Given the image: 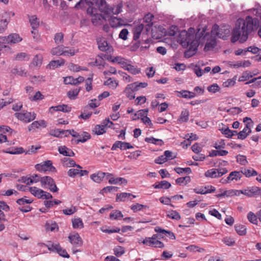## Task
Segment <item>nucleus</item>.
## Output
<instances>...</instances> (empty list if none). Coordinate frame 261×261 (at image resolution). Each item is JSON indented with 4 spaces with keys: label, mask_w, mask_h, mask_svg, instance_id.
Wrapping results in <instances>:
<instances>
[{
    "label": "nucleus",
    "mask_w": 261,
    "mask_h": 261,
    "mask_svg": "<svg viewBox=\"0 0 261 261\" xmlns=\"http://www.w3.org/2000/svg\"><path fill=\"white\" fill-rule=\"evenodd\" d=\"M97 9L93 7H89L87 10V13L91 16V21L93 25L97 26L101 25L105 16L97 13Z\"/></svg>",
    "instance_id": "5"
},
{
    "label": "nucleus",
    "mask_w": 261,
    "mask_h": 261,
    "mask_svg": "<svg viewBox=\"0 0 261 261\" xmlns=\"http://www.w3.org/2000/svg\"><path fill=\"white\" fill-rule=\"evenodd\" d=\"M41 187L43 188H47L51 192L56 193L59 191L55 180L50 176H43L41 180Z\"/></svg>",
    "instance_id": "6"
},
{
    "label": "nucleus",
    "mask_w": 261,
    "mask_h": 261,
    "mask_svg": "<svg viewBox=\"0 0 261 261\" xmlns=\"http://www.w3.org/2000/svg\"><path fill=\"white\" fill-rule=\"evenodd\" d=\"M252 75L249 71L244 72L242 75L239 77V81L240 82H244L249 80Z\"/></svg>",
    "instance_id": "64"
},
{
    "label": "nucleus",
    "mask_w": 261,
    "mask_h": 261,
    "mask_svg": "<svg viewBox=\"0 0 261 261\" xmlns=\"http://www.w3.org/2000/svg\"><path fill=\"white\" fill-rule=\"evenodd\" d=\"M222 242L227 246H232L235 244V240L230 237H225L223 238Z\"/></svg>",
    "instance_id": "56"
},
{
    "label": "nucleus",
    "mask_w": 261,
    "mask_h": 261,
    "mask_svg": "<svg viewBox=\"0 0 261 261\" xmlns=\"http://www.w3.org/2000/svg\"><path fill=\"white\" fill-rule=\"evenodd\" d=\"M110 23L112 28H117L124 25V21L121 18L114 17L111 19Z\"/></svg>",
    "instance_id": "30"
},
{
    "label": "nucleus",
    "mask_w": 261,
    "mask_h": 261,
    "mask_svg": "<svg viewBox=\"0 0 261 261\" xmlns=\"http://www.w3.org/2000/svg\"><path fill=\"white\" fill-rule=\"evenodd\" d=\"M80 91V89L77 88L70 90L68 92L67 95L70 99H74L79 94Z\"/></svg>",
    "instance_id": "59"
},
{
    "label": "nucleus",
    "mask_w": 261,
    "mask_h": 261,
    "mask_svg": "<svg viewBox=\"0 0 261 261\" xmlns=\"http://www.w3.org/2000/svg\"><path fill=\"white\" fill-rule=\"evenodd\" d=\"M154 231L156 232L159 233L165 234V235H166L167 237H168L170 239H171L172 240L175 239V236L172 232H171L170 231L166 230L162 228L161 227H160L159 226L155 227V228H154Z\"/></svg>",
    "instance_id": "31"
},
{
    "label": "nucleus",
    "mask_w": 261,
    "mask_h": 261,
    "mask_svg": "<svg viewBox=\"0 0 261 261\" xmlns=\"http://www.w3.org/2000/svg\"><path fill=\"white\" fill-rule=\"evenodd\" d=\"M63 49H64L63 45H58L57 47L53 48L50 50V53L53 56L63 55Z\"/></svg>",
    "instance_id": "43"
},
{
    "label": "nucleus",
    "mask_w": 261,
    "mask_h": 261,
    "mask_svg": "<svg viewBox=\"0 0 261 261\" xmlns=\"http://www.w3.org/2000/svg\"><path fill=\"white\" fill-rule=\"evenodd\" d=\"M123 217L122 213L119 211H113L110 215V218L112 220H116L121 218Z\"/></svg>",
    "instance_id": "54"
},
{
    "label": "nucleus",
    "mask_w": 261,
    "mask_h": 261,
    "mask_svg": "<svg viewBox=\"0 0 261 261\" xmlns=\"http://www.w3.org/2000/svg\"><path fill=\"white\" fill-rule=\"evenodd\" d=\"M105 174L103 172L98 171L90 175L91 179L96 183H100L103 179Z\"/></svg>",
    "instance_id": "28"
},
{
    "label": "nucleus",
    "mask_w": 261,
    "mask_h": 261,
    "mask_svg": "<svg viewBox=\"0 0 261 261\" xmlns=\"http://www.w3.org/2000/svg\"><path fill=\"white\" fill-rule=\"evenodd\" d=\"M61 163L64 167L66 168H69L71 167H76L77 168L79 169H82V167H81L79 165L76 164L75 161L72 160V159H70L69 158H64L61 160Z\"/></svg>",
    "instance_id": "23"
},
{
    "label": "nucleus",
    "mask_w": 261,
    "mask_h": 261,
    "mask_svg": "<svg viewBox=\"0 0 261 261\" xmlns=\"http://www.w3.org/2000/svg\"><path fill=\"white\" fill-rule=\"evenodd\" d=\"M133 148L134 146L129 143L117 141L113 145L111 150H115L117 148H120L121 150H126L127 149H132Z\"/></svg>",
    "instance_id": "20"
},
{
    "label": "nucleus",
    "mask_w": 261,
    "mask_h": 261,
    "mask_svg": "<svg viewBox=\"0 0 261 261\" xmlns=\"http://www.w3.org/2000/svg\"><path fill=\"white\" fill-rule=\"evenodd\" d=\"M148 84L146 82H134L132 84H128L127 86L130 88V90L134 92L139 91L141 88H145Z\"/></svg>",
    "instance_id": "24"
},
{
    "label": "nucleus",
    "mask_w": 261,
    "mask_h": 261,
    "mask_svg": "<svg viewBox=\"0 0 261 261\" xmlns=\"http://www.w3.org/2000/svg\"><path fill=\"white\" fill-rule=\"evenodd\" d=\"M149 207L146 205L141 204L138 203H135L134 204L130 206V209L134 213H136L139 211H141L143 209H148Z\"/></svg>",
    "instance_id": "44"
},
{
    "label": "nucleus",
    "mask_w": 261,
    "mask_h": 261,
    "mask_svg": "<svg viewBox=\"0 0 261 261\" xmlns=\"http://www.w3.org/2000/svg\"><path fill=\"white\" fill-rule=\"evenodd\" d=\"M14 116L18 120L25 123H29L33 121L36 117V114L35 113L32 114L28 112L16 113Z\"/></svg>",
    "instance_id": "11"
},
{
    "label": "nucleus",
    "mask_w": 261,
    "mask_h": 261,
    "mask_svg": "<svg viewBox=\"0 0 261 261\" xmlns=\"http://www.w3.org/2000/svg\"><path fill=\"white\" fill-rule=\"evenodd\" d=\"M243 190V194L248 197H256L261 193V189L256 186L248 187Z\"/></svg>",
    "instance_id": "14"
},
{
    "label": "nucleus",
    "mask_w": 261,
    "mask_h": 261,
    "mask_svg": "<svg viewBox=\"0 0 261 261\" xmlns=\"http://www.w3.org/2000/svg\"><path fill=\"white\" fill-rule=\"evenodd\" d=\"M242 177V173L240 171H234L231 172L227 178H222L220 180V182L223 184H226L230 182L233 180L238 181Z\"/></svg>",
    "instance_id": "12"
},
{
    "label": "nucleus",
    "mask_w": 261,
    "mask_h": 261,
    "mask_svg": "<svg viewBox=\"0 0 261 261\" xmlns=\"http://www.w3.org/2000/svg\"><path fill=\"white\" fill-rule=\"evenodd\" d=\"M94 2H95L99 10L107 16L117 15L121 12L122 3H119L116 5L110 6L107 4L106 0H95Z\"/></svg>",
    "instance_id": "3"
},
{
    "label": "nucleus",
    "mask_w": 261,
    "mask_h": 261,
    "mask_svg": "<svg viewBox=\"0 0 261 261\" xmlns=\"http://www.w3.org/2000/svg\"><path fill=\"white\" fill-rule=\"evenodd\" d=\"M72 224L74 229H81L84 227V223L80 218L72 219Z\"/></svg>",
    "instance_id": "38"
},
{
    "label": "nucleus",
    "mask_w": 261,
    "mask_h": 261,
    "mask_svg": "<svg viewBox=\"0 0 261 261\" xmlns=\"http://www.w3.org/2000/svg\"><path fill=\"white\" fill-rule=\"evenodd\" d=\"M124 69L127 70L133 74H137L141 72L140 69L137 68L134 66L132 65L130 63H128L127 65L126 66Z\"/></svg>",
    "instance_id": "50"
},
{
    "label": "nucleus",
    "mask_w": 261,
    "mask_h": 261,
    "mask_svg": "<svg viewBox=\"0 0 261 261\" xmlns=\"http://www.w3.org/2000/svg\"><path fill=\"white\" fill-rule=\"evenodd\" d=\"M45 228L46 231H53L56 229L58 230V226L55 222H47L45 225Z\"/></svg>",
    "instance_id": "51"
},
{
    "label": "nucleus",
    "mask_w": 261,
    "mask_h": 261,
    "mask_svg": "<svg viewBox=\"0 0 261 261\" xmlns=\"http://www.w3.org/2000/svg\"><path fill=\"white\" fill-rule=\"evenodd\" d=\"M189 111L187 109H184L179 116L178 120L180 122H186L189 118Z\"/></svg>",
    "instance_id": "37"
},
{
    "label": "nucleus",
    "mask_w": 261,
    "mask_h": 261,
    "mask_svg": "<svg viewBox=\"0 0 261 261\" xmlns=\"http://www.w3.org/2000/svg\"><path fill=\"white\" fill-rule=\"evenodd\" d=\"M191 177L189 176L179 177L175 180L176 184L179 186H185L190 182Z\"/></svg>",
    "instance_id": "39"
},
{
    "label": "nucleus",
    "mask_w": 261,
    "mask_h": 261,
    "mask_svg": "<svg viewBox=\"0 0 261 261\" xmlns=\"http://www.w3.org/2000/svg\"><path fill=\"white\" fill-rule=\"evenodd\" d=\"M132 196L133 198H136V196L130 193H121L117 195L116 200L120 201H124L126 200V198Z\"/></svg>",
    "instance_id": "49"
},
{
    "label": "nucleus",
    "mask_w": 261,
    "mask_h": 261,
    "mask_svg": "<svg viewBox=\"0 0 261 261\" xmlns=\"http://www.w3.org/2000/svg\"><path fill=\"white\" fill-rule=\"evenodd\" d=\"M30 192L34 196L38 199L42 198L43 193L44 191L36 187H32L29 188Z\"/></svg>",
    "instance_id": "29"
},
{
    "label": "nucleus",
    "mask_w": 261,
    "mask_h": 261,
    "mask_svg": "<svg viewBox=\"0 0 261 261\" xmlns=\"http://www.w3.org/2000/svg\"><path fill=\"white\" fill-rule=\"evenodd\" d=\"M198 34H195L194 28H190L188 31H182L178 36V41L184 47H189V49L185 52V56L190 57L194 55L198 46Z\"/></svg>",
    "instance_id": "2"
},
{
    "label": "nucleus",
    "mask_w": 261,
    "mask_h": 261,
    "mask_svg": "<svg viewBox=\"0 0 261 261\" xmlns=\"http://www.w3.org/2000/svg\"><path fill=\"white\" fill-rule=\"evenodd\" d=\"M244 122H246L245 127L244 129L240 131L238 134V138L241 140H244L251 133V127L252 126L253 122L252 120L248 117H245L244 118Z\"/></svg>",
    "instance_id": "9"
},
{
    "label": "nucleus",
    "mask_w": 261,
    "mask_h": 261,
    "mask_svg": "<svg viewBox=\"0 0 261 261\" xmlns=\"http://www.w3.org/2000/svg\"><path fill=\"white\" fill-rule=\"evenodd\" d=\"M48 249L52 252L58 253L60 256L69 258L70 256L67 252L66 250L62 248L59 244H51L47 245Z\"/></svg>",
    "instance_id": "10"
},
{
    "label": "nucleus",
    "mask_w": 261,
    "mask_h": 261,
    "mask_svg": "<svg viewBox=\"0 0 261 261\" xmlns=\"http://www.w3.org/2000/svg\"><path fill=\"white\" fill-rule=\"evenodd\" d=\"M108 60L113 63H117L120 65L121 66L125 69L126 66L127 65L128 63H130V61L120 56H117L113 57L112 56H109Z\"/></svg>",
    "instance_id": "18"
},
{
    "label": "nucleus",
    "mask_w": 261,
    "mask_h": 261,
    "mask_svg": "<svg viewBox=\"0 0 261 261\" xmlns=\"http://www.w3.org/2000/svg\"><path fill=\"white\" fill-rule=\"evenodd\" d=\"M77 52L78 49H75L74 47L69 48L64 46L63 55L65 56H73Z\"/></svg>",
    "instance_id": "40"
},
{
    "label": "nucleus",
    "mask_w": 261,
    "mask_h": 261,
    "mask_svg": "<svg viewBox=\"0 0 261 261\" xmlns=\"http://www.w3.org/2000/svg\"><path fill=\"white\" fill-rule=\"evenodd\" d=\"M258 25V19L250 16H247L245 19H238L232 33L231 42L234 43L239 41L240 43H244L248 39L249 34L257 29Z\"/></svg>",
    "instance_id": "1"
},
{
    "label": "nucleus",
    "mask_w": 261,
    "mask_h": 261,
    "mask_svg": "<svg viewBox=\"0 0 261 261\" xmlns=\"http://www.w3.org/2000/svg\"><path fill=\"white\" fill-rule=\"evenodd\" d=\"M46 123L44 120H40V121H34L29 126V130H31L32 129L35 128H38L40 127H42L43 128L46 127Z\"/></svg>",
    "instance_id": "33"
},
{
    "label": "nucleus",
    "mask_w": 261,
    "mask_h": 261,
    "mask_svg": "<svg viewBox=\"0 0 261 261\" xmlns=\"http://www.w3.org/2000/svg\"><path fill=\"white\" fill-rule=\"evenodd\" d=\"M58 151L60 154L66 156H74L75 155L74 152L65 146H59Z\"/></svg>",
    "instance_id": "27"
},
{
    "label": "nucleus",
    "mask_w": 261,
    "mask_h": 261,
    "mask_svg": "<svg viewBox=\"0 0 261 261\" xmlns=\"http://www.w3.org/2000/svg\"><path fill=\"white\" fill-rule=\"evenodd\" d=\"M52 164L51 161L48 160L36 165L35 168L37 171L41 172H45L47 171H53L55 168L53 166Z\"/></svg>",
    "instance_id": "13"
},
{
    "label": "nucleus",
    "mask_w": 261,
    "mask_h": 261,
    "mask_svg": "<svg viewBox=\"0 0 261 261\" xmlns=\"http://www.w3.org/2000/svg\"><path fill=\"white\" fill-rule=\"evenodd\" d=\"M143 29H144V25L143 24H140L137 25V27H136L134 29V30H133V34H134L133 39H134V40H137L139 38Z\"/></svg>",
    "instance_id": "35"
},
{
    "label": "nucleus",
    "mask_w": 261,
    "mask_h": 261,
    "mask_svg": "<svg viewBox=\"0 0 261 261\" xmlns=\"http://www.w3.org/2000/svg\"><path fill=\"white\" fill-rule=\"evenodd\" d=\"M3 152L11 154H19L23 153L24 150L21 147H11L3 150Z\"/></svg>",
    "instance_id": "25"
},
{
    "label": "nucleus",
    "mask_w": 261,
    "mask_h": 261,
    "mask_svg": "<svg viewBox=\"0 0 261 261\" xmlns=\"http://www.w3.org/2000/svg\"><path fill=\"white\" fill-rule=\"evenodd\" d=\"M193 191L198 194H206L214 192L216 188L212 185H207L195 188L193 189Z\"/></svg>",
    "instance_id": "15"
},
{
    "label": "nucleus",
    "mask_w": 261,
    "mask_h": 261,
    "mask_svg": "<svg viewBox=\"0 0 261 261\" xmlns=\"http://www.w3.org/2000/svg\"><path fill=\"white\" fill-rule=\"evenodd\" d=\"M113 250L114 254L117 257H120L125 253L124 248L123 247L120 246L114 248Z\"/></svg>",
    "instance_id": "55"
},
{
    "label": "nucleus",
    "mask_w": 261,
    "mask_h": 261,
    "mask_svg": "<svg viewBox=\"0 0 261 261\" xmlns=\"http://www.w3.org/2000/svg\"><path fill=\"white\" fill-rule=\"evenodd\" d=\"M200 30L196 34H198L197 38L198 40V45L200 43H203L206 41L204 48L205 51L212 50L216 45V38L213 36L211 34H209L205 32V30L203 29L201 32H199Z\"/></svg>",
    "instance_id": "4"
},
{
    "label": "nucleus",
    "mask_w": 261,
    "mask_h": 261,
    "mask_svg": "<svg viewBox=\"0 0 261 261\" xmlns=\"http://www.w3.org/2000/svg\"><path fill=\"white\" fill-rule=\"evenodd\" d=\"M80 137H79L75 141L76 144H78L80 142L84 143L86 142L88 140L90 139L91 136L87 132H83L81 135H80Z\"/></svg>",
    "instance_id": "41"
},
{
    "label": "nucleus",
    "mask_w": 261,
    "mask_h": 261,
    "mask_svg": "<svg viewBox=\"0 0 261 261\" xmlns=\"http://www.w3.org/2000/svg\"><path fill=\"white\" fill-rule=\"evenodd\" d=\"M143 244L147 245L150 247L162 248L164 247V244L163 242L158 240H154L152 238H146L142 242Z\"/></svg>",
    "instance_id": "17"
},
{
    "label": "nucleus",
    "mask_w": 261,
    "mask_h": 261,
    "mask_svg": "<svg viewBox=\"0 0 261 261\" xmlns=\"http://www.w3.org/2000/svg\"><path fill=\"white\" fill-rule=\"evenodd\" d=\"M153 18V15L151 14V13H148L144 17L143 21L144 22L147 23L148 26L150 27L153 24L152 21Z\"/></svg>",
    "instance_id": "57"
},
{
    "label": "nucleus",
    "mask_w": 261,
    "mask_h": 261,
    "mask_svg": "<svg viewBox=\"0 0 261 261\" xmlns=\"http://www.w3.org/2000/svg\"><path fill=\"white\" fill-rule=\"evenodd\" d=\"M257 215H255L253 212H250L247 215V219L251 223L256 224L257 222Z\"/></svg>",
    "instance_id": "53"
},
{
    "label": "nucleus",
    "mask_w": 261,
    "mask_h": 261,
    "mask_svg": "<svg viewBox=\"0 0 261 261\" xmlns=\"http://www.w3.org/2000/svg\"><path fill=\"white\" fill-rule=\"evenodd\" d=\"M145 141L148 143H151L159 146H162L164 142L161 139H155L153 137H147L145 139Z\"/></svg>",
    "instance_id": "45"
},
{
    "label": "nucleus",
    "mask_w": 261,
    "mask_h": 261,
    "mask_svg": "<svg viewBox=\"0 0 261 261\" xmlns=\"http://www.w3.org/2000/svg\"><path fill=\"white\" fill-rule=\"evenodd\" d=\"M65 64V60L63 59H61L58 60L51 61L49 64L47 65V68L50 69H54L58 68L59 67L64 65Z\"/></svg>",
    "instance_id": "26"
},
{
    "label": "nucleus",
    "mask_w": 261,
    "mask_h": 261,
    "mask_svg": "<svg viewBox=\"0 0 261 261\" xmlns=\"http://www.w3.org/2000/svg\"><path fill=\"white\" fill-rule=\"evenodd\" d=\"M98 48L102 51H106L111 53L113 51V48L110 45L105 38H100L97 41Z\"/></svg>",
    "instance_id": "16"
},
{
    "label": "nucleus",
    "mask_w": 261,
    "mask_h": 261,
    "mask_svg": "<svg viewBox=\"0 0 261 261\" xmlns=\"http://www.w3.org/2000/svg\"><path fill=\"white\" fill-rule=\"evenodd\" d=\"M2 40L5 43H16L21 41L22 39L17 34H12L7 37H3Z\"/></svg>",
    "instance_id": "19"
},
{
    "label": "nucleus",
    "mask_w": 261,
    "mask_h": 261,
    "mask_svg": "<svg viewBox=\"0 0 261 261\" xmlns=\"http://www.w3.org/2000/svg\"><path fill=\"white\" fill-rule=\"evenodd\" d=\"M242 175H244L247 177H250L257 175V172L253 169L250 168H242L241 170Z\"/></svg>",
    "instance_id": "32"
},
{
    "label": "nucleus",
    "mask_w": 261,
    "mask_h": 261,
    "mask_svg": "<svg viewBox=\"0 0 261 261\" xmlns=\"http://www.w3.org/2000/svg\"><path fill=\"white\" fill-rule=\"evenodd\" d=\"M93 132L97 135L103 134L106 132L105 124L102 123L101 125H96L94 127Z\"/></svg>",
    "instance_id": "42"
},
{
    "label": "nucleus",
    "mask_w": 261,
    "mask_h": 261,
    "mask_svg": "<svg viewBox=\"0 0 261 261\" xmlns=\"http://www.w3.org/2000/svg\"><path fill=\"white\" fill-rule=\"evenodd\" d=\"M105 85L109 86L112 89H115L118 85V82L113 78H109L104 83Z\"/></svg>",
    "instance_id": "46"
},
{
    "label": "nucleus",
    "mask_w": 261,
    "mask_h": 261,
    "mask_svg": "<svg viewBox=\"0 0 261 261\" xmlns=\"http://www.w3.org/2000/svg\"><path fill=\"white\" fill-rule=\"evenodd\" d=\"M109 182L110 184H114V185L118 184L126 185L127 183V181L126 179H125L123 177L115 178L113 176V177H111L109 179Z\"/></svg>",
    "instance_id": "36"
},
{
    "label": "nucleus",
    "mask_w": 261,
    "mask_h": 261,
    "mask_svg": "<svg viewBox=\"0 0 261 261\" xmlns=\"http://www.w3.org/2000/svg\"><path fill=\"white\" fill-rule=\"evenodd\" d=\"M227 172L228 170L226 168H212L207 170L204 173V176L208 178H217L222 176Z\"/></svg>",
    "instance_id": "7"
},
{
    "label": "nucleus",
    "mask_w": 261,
    "mask_h": 261,
    "mask_svg": "<svg viewBox=\"0 0 261 261\" xmlns=\"http://www.w3.org/2000/svg\"><path fill=\"white\" fill-rule=\"evenodd\" d=\"M236 230L237 232L240 236H244L245 235L246 233V228L245 226L239 225H236Z\"/></svg>",
    "instance_id": "61"
},
{
    "label": "nucleus",
    "mask_w": 261,
    "mask_h": 261,
    "mask_svg": "<svg viewBox=\"0 0 261 261\" xmlns=\"http://www.w3.org/2000/svg\"><path fill=\"white\" fill-rule=\"evenodd\" d=\"M229 33V31L228 29L220 28L219 25L216 24L213 26L211 31V34L213 36H215V38H216L217 36L220 38L223 39V40H225L227 38Z\"/></svg>",
    "instance_id": "8"
},
{
    "label": "nucleus",
    "mask_w": 261,
    "mask_h": 261,
    "mask_svg": "<svg viewBox=\"0 0 261 261\" xmlns=\"http://www.w3.org/2000/svg\"><path fill=\"white\" fill-rule=\"evenodd\" d=\"M174 171L178 174H180L183 173L184 172L190 174L192 172V170L190 168L187 167L185 168H180V167H176L174 169Z\"/></svg>",
    "instance_id": "63"
},
{
    "label": "nucleus",
    "mask_w": 261,
    "mask_h": 261,
    "mask_svg": "<svg viewBox=\"0 0 261 261\" xmlns=\"http://www.w3.org/2000/svg\"><path fill=\"white\" fill-rule=\"evenodd\" d=\"M61 203V201L60 200H54L53 201L50 200H47L44 201V204L45 207L47 208H50L52 206H53L54 205L56 204H59Z\"/></svg>",
    "instance_id": "62"
},
{
    "label": "nucleus",
    "mask_w": 261,
    "mask_h": 261,
    "mask_svg": "<svg viewBox=\"0 0 261 261\" xmlns=\"http://www.w3.org/2000/svg\"><path fill=\"white\" fill-rule=\"evenodd\" d=\"M68 68L70 71H72L73 72H78L81 70H87L86 68L82 69L80 66H79L78 65L73 64L72 63H70L69 64V65L68 66Z\"/></svg>",
    "instance_id": "58"
},
{
    "label": "nucleus",
    "mask_w": 261,
    "mask_h": 261,
    "mask_svg": "<svg viewBox=\"0 0 261 261\" xmlns=\"http://www.w3.org/2000/svg\"><path fill=\"white\" fill-rule=\"evenodd\" d=\"M29 21L33 30H36L39 25V22L36 15L29 16Z\"/></svg>",
    "instance_id": "47"
},
{
    "label": "nucleus",
    "mask_w": 261,
    "mask_h": 261,
    "mask_svg": "<svg viewBox=\"0 0 261 261\" xmlns=\"http://www.w3.org/2000/svg\"><path fill=\"white\" fill-rule=\"evenodd\" d=\"M70 242L75 247H80L83 244V241L77 233L70 234L68 237Z\"/></svg>",
    "instance_id": "21"
},
{
    "label": "nucleus",
    "mask_w": 261,
    "mask_h": 261,
    "mask_svg": "<svg viewBox=\"0 0 261 261\" xmlns=\"http://www.w3.org/2000/svg\"><path fill=\"white\" fill-rule=\"evenodd\" d=\"M124 93L130 100L134 99L135 98L134 92L130 90V88H129L127 86L124 90Z\"/></svg>",
    "instance_id": "60"
},
{
    "label": "nucleus",
    "mask_w": 261,
    "mask_h": 261,
    "mask_svg": "<svg viewBox=\"0 0 261 261\" xmlns=\"http://www.w3.org/2000/svg\"><path fill=\"white\" fill-rule=\"evenodd\" d=\"M84 78L82 76H79L77 78L74 79L71 76H66L64 78V83L65 84L76 85L83 82Z\"/></svg>",
    "instance_id": "22"
},
{
    "label": "nucleus",
    "mask_w": 261,
    "mask_h": 261,
    "mask_svg": "<svg viewBox=\"0 0 261 261\" xmlns=\"http://www.w3.org/2000/svg\"><path fill=\"white\" fill-rule=\"evenodd\" d=\"M167 217L169 218L176 220H178L181 218L180 214L177 211L174 210H171L167 212Z\"/></svg>",
    "instance_id": "48"
},
{
    "label": "nucleus",
    "mask_w": 261,
    "mask_h": 261,
    "mask_svg": "<svg viewBox=\"0 0 261 261\" xmlns=\"http://www.w3.org/2000/svg\"><path fill=\"white\" fill-rule=\"evenodd\" d=\"M148 112V109L140 110L137 111V113L135 114V118H134L133 119L136 120L145 117L147 115Z\"/></svg>",
    "instance_id": "52"
},
{
    "label": "nucleus",
    "mask_w": 261,
    "mask_h": 261,
    "mask_svg": "<svg viewBox=\"0 0 261 261\" xmlns=\"http://www.w3.org/2000/svg\"><path fill=\"white\" fill-rule=\"evenodd\" d=\"M169 182L166 180H162L159 182H156L152 185L153 187L155 189H168L171 187Z\"/></svg>",
    "instance_id": "34"
}]
</instances>
